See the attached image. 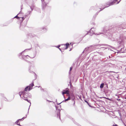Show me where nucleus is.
Returning a JSON list of instances; mask_svg holds the SVG:
<instances>
[{"instance_id": "nucleus-1", "label": "nucleus", "mask_w": 126, "mask_h": 126, "mask_svg": "<svg viewBox=\"0 0 126 126\" xmlns=\"http://www.w3.org/2000/svg\"><path fill=\"white\" fill-rule=\"evenodd\" d=\"M19 95H20V97H21L24 100L27 101L28 102H29L30 103V105L29 107L31 105V102L29 101L28 99L27 98L29 97H31V95L30 93H26L25 91H23L22 92H20L19 93ZM30 109V107L29 108L28 110Z\"/></svg>"}, {"instance_id": "nucleus-12", "label": "nucleus", "mask_w": 126, "mask_h": 126, "mask_svg": "<svg viewBox=\"0 0 126 126\" xmlns=\"http://www.w3.org/2000/svg\"><path fill=\"white\" fill-rule=\"evenodd\" d=\"M104 84L103 83H102L100 86V88H103L104 86Z\"/></svg>"}, {"instance_id": "nucleus-13", "label": "nucleus", "mask_w": 126, "mask_h": 126, "mask_svg": "<svg viewBox=\"0 0 126 126\" xmlns=\"http://www.w3.org/2000/svg\"><path fill=\"white\" fill-rule=\"evenodd\" d=\"M70 96H69L68 98H67V99H65V101H68L70 99Z\"/></svg>"}, {"instance_id": "nucleus-34", "label": "nucleus", "mask_w": 126, "mask_h": 126, "mask_svg": "<svg viewBox=\"0 0 126 126\" xmlns=\"http://www.w3.org/2000/svg\"><path fill=\"white\" fill-rule=\"evenodd\" d=\"M107 99H108V98H107Z\"/></svg>"}, {"instance_id": "nucleus-16", "label": "nucleus", "mask_w": 126, "mask_h": 126, "mask_svg": "<svg viewBox=\"0 0 126 126\" xmlns=\"http://www.w3.org/2000/svg\"><path fill=\"white\" fill-rule=\"evenodd\" d=\"M63 102H61L60 103H57V105H59V104H60L61 103Z\"/></svg>"}, {"instance_id": "nucleus-32", "label": "nucleus", "mask_w": 126, "mask_h": 126, "mask_svg": "<svg viewBox=\"0 0 126 126\" xmlns=\"http://www.w3.org/2000/svg\"><path fill=\"white\" fill-rule=\"evenodd\" d=\"M75 102H74V104H75Z\"/></svg>"}, {"instance_id": "nucleus-29", "label": "nucleus", "mask_w": 126, "mask_h": 126, "mask_svg": "<svg viewBox=\"0 0 126 126\" xmlns=\"http://www.w3.org/2000/svg\"><path fill=\"white\" fill-rule=\"evenodd\" d=\"M31 9L32 10V8H31Z\"/></svg>"}, {"instance_id": "nucleus-26", "label": "nucleus", "mask_w": 126, "mask_h": 126, "mask_svg": "<svg viewBox=\"0 0 126 126\" xmlns=\"http://www.w3.org/2000/svg\"><path fill=\"white\" fill-rule=\"evenodd\" d=\"M29 113V110H28V114Z\"/></svg>"}, {"instance_id": "nucleus-21", "label": "nucleus", "mask_w": 126, "mask_h": 126, "mask_svg": "<svg viewBox=\"0 0 126 126\" xmlns=\"http://www.w3.org/2000/svg\"><path fill=\"white\" fill-rule=\"evenodd\" d=\"M123 123V124H124V126H125V125H126V124H125V123Z\"/></svg>"}, {"instance_id": "nucleus-14", "label": "nucleus", "mask_w": 126, "mask_h": 126, "mask_svg": "<svg viewBox=\"0 0 126 126\" xmlns=\"http://www.w3.org/2000/svg\"><path fill=\"white\" fill-rule=\"evenodd\" d=\"M60 45H59L57 46H56V47H57L59 48V47H60Z\"/></svg>"}, {"instance_id": "nucleus-6", "label": "nucleus", "mask_w": 126, "mask_h": 126, "mask_svg": "<svg viewBox=\"0 0 126 126\" xmlns=\"http://www.w3.org/2000/svg\"><path fill=\"white\" fill-rule=\"evenodd\" d=\"M27 116V115H26V116H25V117H23V118L22 119H18V120L17 121H16V122H15L16 124H17V125H19V126H20V124H19L20 123H19V121H21V120L22 119H23H23H24V118H26V117Z\"/></svg>"}, {"instance_id": "nucleus-31", "label": "nucleus", "mask_w": 126, "mask_h": 126, "mask_svg": "<svg viewBox=\"0 0 126 126\" xmlns=\"http://www.w3.org/2000/svg\"><path fill=\"white\" fill-rule=\"evenodd\" d=\"M125 98L126 99V97Z\"/></svg>"}, {"instance_id": "nucleus-11", "label": "nucleus", "mask_w": 126, "mask_h": 126, "mask_svg": "<svg viewBox=\"0 0 126 126\" xmlns=\"http://www.w3.org/2000/svg\"><path fill=\"white\" fill-rule=\"evenodd\" d=\"M70 98H72L73 99H74V95L73 94H71L70 95Z\"/></svg>"}, {"instance_id": "nucleus-4", "label": "nucleus", "mask_w": 126, "mask_h": 126, "mask_svg": "<svg viewBox=\"0 0 126 126\" xmlns=\"http://www.w3.org/2000/svg\"><path fill=\"white\" fill-rule=\"evenodd\" d=\"M96 29L95 28H92L91 29L89 32H88L87 34H89L90 35H92L94 33Z\"/></svg>"}, {"instance_id": "nucleus-3", "label": "nucleus", "mask_w": 126, "mask_h": 126, "mask_svg": "<svg viewBox=\"0 0 126 126\" xmlns=\"http://www.w3.org/2000/svg\"><path fill=\"white\" fill-rule=\"evenodd\" d=\"M33 85L34 84L33 83L30 84L29 86H27L25 88V90L24 91L26 92L27 91H30L32 89V88Z\"/></svg>"}, {"instance_id": "nucleus-7", "label": "nucleus", "mask_w": 126, "mask_h": 126, "mask_svg": "<svg viewBox=\"0 0 126 126\" xmlns=\"http://www.w3.org/2000/svg\"><path fill=\"white\" fill-rule=\"evenodd\" d=\"M62 94L63 95L65 94H67L69 95V91L67 89H66V90H63L62 92Z\"/></svg>"}, {"instance_id": "nucleus-28", "label": "nucleus", "mask_w": 126, "mask_h": 126, "mask_svg": "<svg viewBox=\"0 0 126 126\" xmlns=\"http://www.w3.org/2000/svg\"><path fill=\"white\" fill-rule=\"evenodd\" d=\"M38 87H40V88H41V87H40V86H39Z\"/></svg>"}, {"instance_id": "nucleus-23", "label": "nucleus", "mask_w": 126, "mask_h": 126, "mask_svg": "<svg viewBox=\"0 0 126 126\" xmlns=\"http://www.w3.org/2000/svg\"><path fill=\"white\" fill-rule=\"evenodd\" d=\"M47 101H48L49 102H51V101H49V100H47Z\"/></svg>"}, {"instance_id": "nucleus-18", "label": "nucleus", "mask_w": 126, "mask_h": 126, "mask_svg": "<svg viewBox=\"0 0 126 126\" xmlns=\"http://www.w3.org/2000/svg\"><path fill=\"white\" fill-rule=\"evenodd\" d=\"M102 33V32H100V33H96V34H97V35H99V34H101V33Z\"/></svg>"}, {"instance_id": "nucleus-15", "label": "nucleus", "mask_w": 126, "mask_h": 126, "mask_svg": "<svg viewBox=\"0 0 126 126\" xmlns=\"http://www.w3.org/2000/svg\"><path fill=\"white\" fill-rule=\"evenodd\" d=\"M72 68L71 67L70 68V71H71L72 69Z\"/></svg>"}, {"instance_id": "nucleus-22", "label": "nucleus", "mask_w": 126, "mask_h": 126, "mask_svg": "<svg viewBox=\"0 0 126 126\" xmlns=\"http://www.w3.org/2000/svg\"><path fill=\"white\" fill-rule=\"evenodd\" d=\"M123 123V124H124V126H125V125H126V124H125V123Z\"/></svg>"}, {"instance_id": "nucleus-8", "label": "nucleus", "mask_w": 126, "mask_h": 126, "mask_svg": "<svg viewBox=\"0 0 126 126\" xmlns=\"http://www.w3.org/2000/svg\"><path fill=\"white\" fill-rule=\"evenodd\" d=\"M21 12H20L17 15H16V16L15 17H14V18H16L17 19H18L19 18H22V21L25 18H24V17H23L22 18L20 17L17 16V15H18Z\"/></svg>"}, {"instance_id": "nucleus-25", "label": "nucleus", "mask_w": 126, "mask_h": 126, "mask_svg": "<svg viewBox=\"0 0 126 126\" xmlns=\"http://www.w3.org/2000/svg\"><path fill=\"white\" fill-rule=\"evenodd\" d=\"M117 100L119 101V100H120V99H117Z\"/></svg>"}, {"instance_id": "nucleus-17", "label": "nucleus", "mask_w": 126, "mask_h": 126, "mask_svg": "<svg viewBox=\"0 0 126 126\" xmlns=\"http://www.w3.org/2000/svg\"><path fill=\"white\" fill-rule=\"evenodd\" d=\"M88 48H86V49H85L84 50V51H85L86 50H87V49H88Z\"/></svg>"}, {"instance_id": "nucleus-20", "label": "nucleus", "mask_w": 126, "mask_h": 126, "mask_svg": "<svg viewBox=\"0 0 126 126\" xmlns=\"http://www.w3.org/2000/svg\"><path fill=\"white\" fill-rule=\"evenodd\" d=\"M112 126H117V125H113Z\"/></svg>"}, {"instance_id": "nucleus-9", "label": "nucleus", "mask_w": 126, "mask_h": 126, "mask_svg": "<svg viewBox=\"0 0 126 126\" xmlns=\"http://www.w3.org/2000/svg\"><path fill=\"white\" fill-rule=\"evenodd\" d=\"M69 44L68 43H67L65 44L64 45V46H66V47L64 49H67L68 48V46H69Z\"/></svg>"}, {"instance_id": "nucleus-10", "label": "nucleus", "mask_w": 126, "mask_h": 126, "mask_svg": "<svg viewBox=\"0 0 126 126\" xmlns=\"http://www.w3.org/2000/svg\"><path fill=\"white\" fill-rule=\"evenodd\" d=\"M42 4H43L42 6H44L46 5V4L45 3V2H44V0H41Z\"/></svg>"}, {"instance_id": "nucleus-5", "label": "nucleus", "mask_w": 126, "mask_h": 126, "mask_svg": "<svg viewBox=\"0 0 126 126\" xmlns=\"http://www.w3.org/2000/svg\"><path fill=\"white\" fill-rule=\"evenodd\" d=\"M113 1L111 2L109 4V6H107V7H108L109 6L113 5L116 3V2H117L116 3V4H118L120 1L121 0H120L119 1H118L117 0H113Z\"/></svg>"}, {"instance_id": "nucleus-33", "label": "nucleus", "mask_w": 126, "mask_h": 126, "mask_svg": "<svg viewBox=\"0 0 126 126\" xmlns=\"http://www.w3.org/2000/svg\"><path fill=\"white\" fill-rule=\"evenodd\" d=\"M125 126H126V125Z\"/></svg>"}, {"instance_id": "nucleus-2", "label": "nucleus", "mask_w": 126, "mask_h": 126, "mask_svg": "<svg viewBox=\"0 0 126 126\" xmlns=\"http://www.w3.org/2000/svg\"><path fill=\"white\" fill-rule=\"evenodd\" d=\"M30 49H25L23 51L21 52L20 53L19 55V56H20L21 55H22V58L24 60L26 59H27V58H34L35 57V55L34 56H33V57H30V56L28 55H24V54H23V53L24 52H26L28 50H29Z\"/></svg>"}, {"instance_id": "nucleus-24", "label": "nucleus", "mask_w": 126, "mask_h": 126, "mask_svg": "<svg viewBox=\"0 0 126 126\" xmlns=\"http://www.w3.org/2000/svg\"><path fill=\"white\" fill-rule=\"evenodd\" d=\"M59 49L61 51V49L60 48H59Z\"/></svg>"}, {"instance_id": "nucleus-19", "label": "nucleus", "mask_w": 126, "mask_h": 126, "mask_svg": "<svg viewBox=\"0 0 126 126\" xmlns=\"http://www.w3.org/2000/svg\"><path fill=\"white\" fill-rule=\"evenodd\" d=\"M113 72V71H109V72Z\"/></svg>"}, {"instance_id": "nucleus-27", "label": "nucleus", "mask_w": 126, "mask_h": 126, "mask_svg": "<svg viewBox=\"0 0 126 126\" xmlns=\"http://www.w3.org/2000/svg\"><path fill=\"white\" fill-rule=\"evenodd\" d=\"M71 50V49L69 51H70Z\"/></svg>"}, {"instance_id": "nucleus-30", "label": "nucleus", "mask_w": 126, "mask_h": 126, "mask_svg": "<svg viewBox=\"0 0 126 126\" xmlns=\"http://www.w3.org/2000/svg\"><path fill=\"white\" fill-rule=\"evenodd\" d=\"M100 46L99 45H98V46Z\"/></svg>"}]
</instances>
